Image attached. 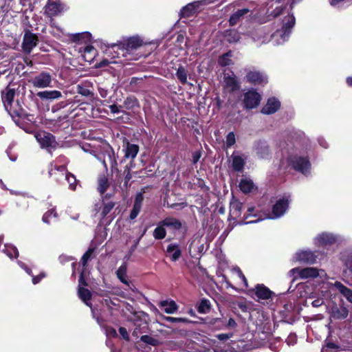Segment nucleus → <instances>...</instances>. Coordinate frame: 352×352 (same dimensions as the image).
<instances>
[{
    "label": "nucleus",
    "mask_w": 352,
    "mask_h": 352,
    "mask_svg": "<svg viewBox=\"0 0 352 352\" xmlns=\"http://www.w3.org/2000/svg\"><path fill=\"white\" fill-rule=\"evenodd\" d=\"M296 23L294 16L288 14L283 20V25L281 29L278 30L271 36L265 32L263 28L256 30L252 34V38L254 41L260 42L261 43H267L272 38L275 45H281L288 41L292 30L294 27Z\"/></svg>",
    "instance_id": "obj_1"
},
{
    "label": "nucleus",
    "mask_w": 352,
    "mask_h": 352,
    "mask_svg": "<svg viewBox=\"0 0 352 352\" xmlns=\"http://www.w3.org/2000/svg\"><path fill=\"white\" fill-rule=\"evenodd\" d=\"M298 143L286 148L287 156L280 161V166L283 168L290 167L304 175H309L311 171V163L307 156L301 155L298 150Z\"/></svg>",
    "instance_id": "obj_2"
},
{
    "label": "nucleus",
    "mask_w": 352,
    "mask_h": 352,
    "mask_svg": "<svg viewBox=\"0 0 352 352\" xmlns=\"http://www.w3.org/2000/svg\"><path fill=\"white\" fill-rule=\"evenodd\" d=\"M142 41L138 36H133L129 38L126 43H112L108 46L107 50V54H111V52L116 53L113 56L120 57V56H126V53H129L142 46Z\"/></svg>",
    "instance_id": "obj_3"
},
{
    "label": "nucleus",
    "mask_w": 352,
    "mask_h": 352,
    "mask_svg": "<svg viewBox=\"0 0 352 352\" xmlns=\"http://www.w3.org/2000/svg\"><path fill=\"white\" fill-rule=\"evenodd\" d=\"M288 275L292 278V281L300 278L301 279L314 278L320 277L321 278H327L326 272L322 269L309 267L305 268L294 267L289 270Z\"/></svg>",
    "instance_id": "obj_4"
},
{
    "label": "nucleus",
    "mask_w": 352,
    "mask_h": 352,
    "mask_svg": "<svg viewBox=\"0 0 352 352\" xmlns=\"http://www.w3.org/2000/svg\"><path fill=\"white\" fill-rule=\"evenodd\" d=\"M48 173L50 176L56 175L57 173H60L61 175V178H56V182L61 183L63 181L65 180L69 184V189L72 190H76V177L72 173L67 172L65 165H57L56 164L52 163L50 164Z\"/></svg>",
    "instance_id": "obj_5"
},
{
    "label": "nucleus",
    "mask_w": 352,
    "mask_h": 352,
    "mask_svg": "<svg viewBox=\"0 0 352 352\" xmlns=\"http://www.w3.org/2000/svg\"><path fill=\"white\" fill-rule=\"evenodd\" d=\"M94 156L98 160L102 163L106 170H107V162H109L113 172H116L118 173L120 172L118 168V163L115 152L110 146H108L107 148H104L102 152L98 154H94Z\"/></svg>",
    "instance_id": "obj_6"
},
{
    "label": "nucleus",
    "mask_w": 352,
    "mask_h": 352,
    "mask_svg": "<svg viewBox=\"0 0 352 352\" xmlns=\"http://www.w3.org/2000/svg\"><path fill=\"white\" fill-rule=\"evenodd\" d=\"M246 81L254 85H265L268 82L267 74L261 70L254 67L244 69Z\"/></svg>",
    "instance_id": "obj_7"
},
{
    "label": "nucleus",
    "mask_w": 352,
    "mask_h": 352,
    "mask_svg": "<svg viewBox=\"0 0 352 352\" xmlns=\"http://www.w3.org/2000/svg\"><path fill=\"white\" fill-rule=\"evenodd\" d=\"M35 138L39 143L42 148H45L48 151L54 149L57 146V142L55 137L50 133L46 131H39L35 134Z\"/></svg>",
    "instance_id": "obj_8"
},
{
    "label": "nucleus",
    "mask_w": 352,
    "mask_h": 352,
    "mask_svg": "<svg viewBox=\"0 0 352 352\" xmlns=\"http://www.w3.org/2000/svg\"><path fill=\"white\" fill-rule=\"evenodd\" d=\"M213 1L214 0H199L190 3L181 9L179 16L182 18L193 16L201 6L212 3Z\"/></svg>",
    "instance_id": "obj_9"
},
{
    "label": "nucleus",
    "mask_w": 352,
    "mask_h": 352,
    "mask_svg": "<svg viewBox=\"0 0 352 352\" xmlns=\"http://www.w3.org/2000/svg\"><path fill=\"white\" fill-rule=\"evenodd\" d=\"M340 236L331 232H321L318 234L314 239V243L316 246L331 245L340 241Z\"/></svg>",
    "instance_id": "obj_10"
},
{
    "label": "nucleus",
    "mask_w": 352,
    "mask_h": 352,
    "mask_svg": "<svg viewBox=\"0 0 352 352\" xmlns=\"http://www.w3.org/2000/svg\"><path fill=\"white\" fill-rule=\"evenodd\" d=\"M289 201V196H283L278 199L273 206L272 212L268 218L274 219L283 216L288 209Z\"/></svg>",
    "instance_id": "obj_11"
},
{
    "label": "nucleus",
    "mask_w": 352,
    "mask_h": 352,
    "mask_svg": "<svg viewBox=\"0 0 352 352\" xmlns=\"http://www.w3.org/2000/svg\"><path fill=\"white\" fill-rule=\"evenodd\" d=\"M30 82L34 87L38 89H45L52 87V76L47 72H41L34 76Z\"/></svg>",
    "instance_id": "obj_12"
},
{
    "label": "nucleus",
    "mask_w": 352,
    "mask_h": 352,
    "mask_svg": "<svg viewBox=\"0 0 352 352\" xmlns=\"http://www.w3.org/2000/svg\"><path fill=\"white\" fill-rule=\"evenodd\" d=\"M222 83L223 89L226 92H234L240 87L237 78L232 71L223 72Z\"/></svg>",
    "instance_id": "obj_13"
},
{
    "label": "nucleus",
    "mask_w": 352,
    "mask_h": 352,
    "mask_svg": "<svg viewBox=\"0 0 352 352\" xmlns=\"http://www.w3.org/2000/svg\"><path fill=\"white\" fill-rule=\"evenodd\" d=\"M67 9V6L60 1L49 0L45 7V14L47 16L53 17L61 14Z\"/></svg>",
    "instance_id": "obj_14"
},
{
    "label": "nucleus",
    "mask_w": 352,
    "mask_h": 352,
    "mask_svg": "<svg viewBox=\"0 0 352 352\" xmlns=\"http://www.w3.org/2000/svg\"><path fill=\"white\" fill-rule=\"evenodd\" d=\"M38 43V38L36 34L32 33L30 30L25 31L21 45L23 51L25 54H30Z\"/></svg>",
    "instance_id": "obj_15"
},
{
    "label": "nucleus",
    "mask_w": 352,
    "mask_h": 352,
    "mask_svg": "<svg viewBox=\"0 0 352 352\" xmlns=\"http://www.w3.org/2000/svg\"><path fill=\"white\" fill-rule=\"evenodd\" d=\"M261 99V95L255 89H251L244 94V107L249 109H254L259 104Z\"/></svg>",
    "instance_id": "obj_16"
},
{
    "label": "nucleus",
    "mask_w": 352,
    "mask_h": 352,
    "mask_svg": "<svg viewBox=\"0 0 352 352\" xmlns=\"http://www.w3.org/2000/svg\"><path fill=\"white\" fill-rule=\"evenodd\" d=\"M78 282V297L82 301L85 302L86 305L91 307V304L89 302V300H91L92 296L91 293L89 289L83 287V286L87 285V283L83 277V272H82L80 274Z\"/></svg>",
    "instance_id": "obj_17"
},
{
    "label": "nucleus",
    "mask_w": 352,
    "mask_h": 352,
    "mask_svg": "<svg viewBox=\"0 0 352 352\" xmlns=\"http://www.w3.org/2000/svg\"><path fill=\"white\" fill-rule=\"evenodd\" d=\"M330 289L335 288L346 300L352 304V289L345 286L340 281L327 283Z\"/></svg>",
    "instance_id": "obj_18"
},
{
    "label": "nucleus",
    "mask_w": 352,
    "mask_h": 352,
    "mask_svg": "<svg viewBox=\"0 0 352 352\" xmlns=\"http://www.w3.org/2000/svg\"><path fill=\"white\" fill-rule=\"evenodd\" d=\"M230 158L233 170L236 172L243 171L247 159L246 156L239 152H234Z\"/></svg>",
    "instance_id": "obj_19"
},
{
    "label": "nucleus",
    "mask_w": 352,
    "mask_h": 352,
    "mask_svg": "<svg viewBox=\"0 0 352 352\" xmlns=\"http://www.w3.org/2000/svg\"><path fill=\"white\" fill-rule=\"evenodd\" d=\"M295 258L299 262L313 264L316 261L317 256L311 250H300L296 253Z\"/></svg>",
    "instance_id": "obj_20"
},
{
    "label": "nucleus",
    "mask_w": 352,
    "mask_h": 352,
    "mask_svg": "<svg viewBox=\"0 0 352 352\" xmlns=\"http://www.w3.org/2000/svg\"><path fill=\"white\" fill-rule=\"evenodd\" d=\"M280 107V101L274 98H270L267 103L261 109V113L265 115H270L276 113Z\"/></svg>",
    "instance_id": "obj_21"
},
{
    "label": "nucleus",
    "mask_w": 352,
    "mask_h": 352,
    "mask_svg": "<svg viewBox=\"0 0 352 352\" xmlns=\"http://www.w3.org/2000/svg\"><path fill=\"white\" fill-rule=\"evenodd\" d=\"M254 149L258 157L267 158L270 155V150L267 143L264 140H258L254 143Z\"/></svg>",
    "instance_id": "obj_22"
},
{
    "label": "nucleus",
    "mask_w": 352,
    "mask_h": 352,
    "mask_svg": "<svg viewBox=\"0 0 352 352\" xmlns=\"http://www.w3.org/2000/svg\"><path fill=\"white\" fill-rule=\"evenodd\" d=\"M339 260L343 266L352 274V249H344L339 254Z\"/></svg>",
    "instance_id": "obj_23"
},
{
    "label": "nucleus",
    "mask_w": 352,
    "mask_h": 352,
    "mask_svg": "<svg viewBox=\"0 0 352 352\" xmlns=\"http://www.w3.org/2000/svg\"><path fill=\"white\" fill-rule=\"evenodd\" d=\"M134 319V330L133 336L138 337L141 333H146L148 329V325L146 319L140 318V316H135Z\"/></svg>",
    "instance_id": "obj_24"
},
{
    "label": "nucleus",
    "mask_w": 352,
    "mask_h": 352,
    "mask_svg": "<svg viewBox=\"0 0 352 352\" xmlns=\"http://www.w3.org/2000/svg\"><path fill=\"white\" fill-rule=\"evenodd\" d=\"M243 204L237 199H232L230 206V215L234 219L240 218L242 214Z\"/></svg>",
    "instance_id": "obj_25"
},
{
    "label": "nucleus",
    "mask_w": 352,
    "mask_h": 352,
    "mask_svg": "<svg viewBox=\"0 0 352 352\" xmlns=\"http://www.w3.org/2000/svg\"><path fill=\"white\" fill-rule=\"evenodd\" d=\"M124 158L131 159L133 161L139 152V146L137 144L127 142L124 146Z\"/></svg>",
    "instance_id": "obj_26"
},
{
    "label": "nucleus",
    "mask_w": 352,
    "mask_h": 352,
    "mask_svg": "<svg viewBox=\"0 0 352 352\" xmlns=\"http://www.w3.org/2000/svg\"><path fill=\"white\" fill-rule=\"evenodd\" d=\"M255 294L259 300H268L272 298L273 292L264 285L258 284L255 287Z\"/></svg>",
    "instance_id": "obj_27"
},
{
    "label": "nucleus",
    "mask_w": 352,
    "mask_h": 352,
    "mask_svg": "<svg viewBox=\"0 0 352 352\" xmlns=\"http://www.w3.org/2000/svg\"><path fill=\"white\" fill-rule=\"evenodd\" d=\"M162 226L169 228L173 230H179L182 228V222L174 217H168L160 222Z\"/></svg>",
    "instance_id": "obj_28"
},
{
    "label": "nucleus",
    "mask_w": 352,
    "mask_h": 352,
    "mask_svg": "<svg viewBox=\"0 0 352 352\" xmlns=\"http://www.w3.org/2000/svg\"><path fill=\"white\" fill-rule=\"evenodd\" d=\"M15 91L13 89H6L2 91L1 98L5 108L8 110L11 107Z\"/></svg>",
    "instance_id": "obj_29"
},
{
    "label": "nucleus",
    "mask_w": 352,
    "mask_h": 352,
    "mask_svg": "<svg viewBox=\"0 0 352 352\" xmlns=\"http://www.w3.org/2000/svg\"><path fill=\"white\" fill-rule=\"evenodd\" d=\"M109 197L110 195L109 194H107L105 196L102 197V204L100 212V215L102 219H104L115 206V202L107 200L108 197Z\"/></svg>",
    "instance_id": "obj_30"
},
{
    "label": "nucleus",
    "mask_w": 352,
    "mask_h": 352,
    "mask_svg": "<svg viewBox=\"0 0 352 352\" xmlns=\"http://www.w3.org/2000/svg\"><path fill=\"white\" fill-rule=\"evenodd\" d=\"M166 253L170 254V258L173 261H177L182 255L179 245L177 243L169 244L166 248Z\"/></svg>",
    "instance_id": "obj_31"
},
{
    "label": "nucleus",
    "mask_w": 352,
    "mask_h": 352,
    "mask_svg": "<svg viewBox=\"0 0 352 352\" xmlns=\"http://www.w3.org/2000/svg\"><path fill=\"white\" fill-rule=\"evenodd\" d=\"M37 96L42 100H55L61 98L62 94L57 90L43 91L38 92Z\"/></svg>",
    "instance_id": "obj_32"
},
{
    "label": "nucleus",
    "mask_w": 352,
    "mask_h": 352,
    "mask_svg": "<svg viewBox=\"0 0 352 352\" xmlns=\"http://www.w3.org/2000/svg\"><path fill=\"white\" fill-rule=\"evenodd\" d=\"M349 314V311L346 307L344 306L334 307L331 310V317L336 320L345 319Z\"/></svg>",
    "instance_id": "obj_33"
},
{
    "label": "nucleus",
    "mask_w": 352,
    "mask_h": 352,
    "mask_svg": "<svg viewBox=\"0 0 352 352\" xmlns=\"http://www.w3.org/2000/svg\"><path fill=\"white\" fill-rule=\"evenodd\" d=\"M250 12L248 8H243L237 10L234 12L230 17L229 23L230 25L234 26L238 23L240 19Z\"/></svg>",
    "instance_id": "obj_34"
},
{
    "label": "nucleus",
    "mask_w": 352,
    "mask_h": 352,
    "mask_svg": "<svg viewBox=\"0 0 352 352\" xmlns=\"http://www.w3.org/2000/svg\"><path fill=\"white\" fill-rule=\"evenodd\" d=\"M160 307L162 308L164 312L168 314H173L175 313L178 309L177 305L173 300H170V302L167 300H163L160 302Z\"/></svg>",
    "instance_id": "obj_35"
},
{
    "label": "nucleus",
    "mask_w": 352,
    "mask_h": 352,
    "mask_svg": "<svg viewBox=\"0 0 352 352\" xmlns=\"http://www.w3.org/2000/svg\"><path fill=\"white\" fill-rule=\"evenodd\" d=\"M135 166V164L133 161H130L125 166L124 169V186L125 188H128L129 186V182L132 178V175L131 173V170L133 169Z\"/></svg>",
    "instance_id": "obj_36"
},
{
    "label": "nucleus",
    "mask_w": 352,
    "mask_h": 352,
    "mask_svg": "<svg viewBox=\"0 0 352 352\" xmlns=\"http://www.w3.org/2000/svg\"><path fill=\"white\" fill-rule=\"evenodd\" d=\"M239 188L244 193H248L253 190L254 184L252 179L249 178H243L241 179L239 183Z\"/></svg>",
    "instance_id": "obj_37"
},
{
    "label": "nucleus",
    "mask_w": 352,
    "mask_h": 352,
    "mask_svg": "<svg viewBox=\"0 0 352 352\" xmlns=\"http://www.w3.org/2000/svg\"><path fill=\"white\" fill-rule=\"evenodd\" d=\"M225 38L230 43H234L241 38L240 33L236 30H226L225 32Z\"/></svg>",
    "instance_id": "obj_38"
},
{
    "label": "nucleus",
    "mask_w": 352,
    "mask_h": 352,
    "mask_svg": "<svg viewBox=\"0 0 352 352\" xmlns=\"http://www.w3.org/2000/svg\"><path fill=\"white\" fill-rule=\"evenodd\" d=\"M17 263L22 269H23L25 271L27 274L32 276V283L34 285L38 283L41 281V280L45 276V274L44 273H41L38 276H33L32 274L31 270L29 267H28L25 263L20 261H17Z\"/></svg>",
    "instance_id": "obj_39"
},
{
    "label": "nucleus",
    "mask_w": 352,
    "mask_h": 352,
    "mask_svg": "<svg viewBox=\"0 0 352 352\" xmlns=\"http://www.w3.org/2000/svg\"><path fill=\"white\" fill-rule=\"evenodd\" d=\"M232 52L228 51L226 53L222 54L219 56L218 59V63L219 65L222 67L228 66L233 64V61L232 60Z\"/></svg>",
    "instance_id": "obj_40"
},
{
    "label": "nucleus",
    "mask_w": 352,
    "mask_h": 352,
    "mask_svg": "<svg viewBox=\"0 0 352 352\" xmlns=\"http://www.w3.org/2000/svg\"><path fill=\"white\" fill-rule=\"evenodd\" d=\"M2 251L11 259L14 258H16L19 256L17 248L12 244H5Z\"/></svg>",
    "instance_id": "obj_41"
},
{
    "label": "nucleus",
    "mask_w": 352,
    "mask_h": 352,
    "mask_svg": "<svg viewBox=\"0 0 352 352\" xmlns=\"http://www.w3.org/2000/svg\"><path fill=\"white\" fill-rule=\"evenodd\" d=\"M175 75L178 80L182 84L185 85L187 83L188 72L184 66H179L177 69Z\"/></svg>",
    "instance_id": "obj_42"
},
{
    "label": "nucleus",
    "mask_w": 352,
    "mask_h": 352,
    "mask_svg": "<svg viewBox=\"0 0 352 352\" xmlns=\"http://www.w3.org/2000/svg\"><path fill=\"white\" fill-rule=\"evenodd\" d=\"M126 265L125 263L122 264L117 270L116 274L119 280L124 284L129 286V283L127 280L126 276Z\"/></svg>",
    "instance_id": "obj_43"
},
{
    "label": "nucleus",
    "mask_w": 352,
    "mask_h": 352,
    "mask_svg": "<svg viewBox=\"0 0 352 352\" xmlns=\"http://www.w3.org/2000/svg\"><path fill=\"white\" fill-rule=\"evenodd\" d=\"M109 186V183L107 177L104 175H100L98 178V192L101 195L104 194L107 191Z\"/></svg>",
    "instance_id": "obj_44"
},
{
    "label": "nucleus",
    "mask_w": 352,
    "mask_h": 352,
    "mask_svg": "<svg viewBox=\"0 0 352 352\" xmlns=\"http://www.w3.org/2000/svg\"><path fill=\"white\" fill-rule=\"evenodd\" d=\"M208 324L218 329L226 328V320L223 318H213L209 320Z\"/></svg>",
    "instance_id": "obj_45"
},
{
    "label": "nucleus",
    "mask_w": 352,
    "mask_h": 352,
    "mask_svg": "<svg viewBox=\"0 0 352 352\" xmlns=\"http://www.w3.org/2000/svg\"><path fill=\"white\" fill-rule=\"evenodd\" d=\"M166 235V231L164 226H161L160 223L158 226L153 231V237L155 239H163Z\"/></svg>",
    "instance_id": "obj_46"
},
{
    "label": "nucleus",
    "mask_w": 352,
    "mask_h": 352,
    "mask_svg": "<svg viewBox=\"0 0 352 352\" xmlns=\"http://www.w3.org/2000/svg\"><path fill=\"white\" fill-rule=\"evenodd\" d=\"M124 105L126 109H132L138 107V101L134 96L127 97L124 102Z\"/></svg>",
    "instance_id": "obj_47"
},
{
    "label": "nucleus",
    "mask_w": 352,
    "mask_h": 352,
    "mask_svg": "<svg viewBox=\"0 0 352 352\" xmlns=\"http://www.w3.org/2000/svg\"><path fill=\"white\" fill-rule=\"evenodd\" d=\"M140 340L153 346H156L160 344V342L157 339L147 335L142 336Z\"/></svg>",
    "instance_id": "obj_48"
},
{
    "label": "nucleus",
    "mask_w": 352,
    "mask_h": 352,
    "mask_svg": "<svg viewBox=\"0 0 352 352\" xmlns=\"http://www.w3.org/2000/svg\"><path fill=\"white\" fill-rule=\"evenodd\" d=\"M328 351L338 352L341 351V347L333 342H327L324 346L322 348V352H328Z\"/></svg>",
    "instance_id": "obj_49"
},
{
    "label": "nucleus",
    "mask_w": 352,
    "mask_h": 352,
    "mask_svg": "<svg viewBox=\"0 0 352 352\" xmlns=\"http://www.w3.org/2000/svg\"><path fill=\"white\" fill-rule=\"evenodd\" d=\"M210 301L206 299H202L198 306L197 311L200 314H205L210 309Z\"/></svg>",
    "instance_id": "obj_50"
},
{
    "label": "nucleus",
    "mask_w": 352,
    "mask_h": 352,
    "mask_svg": "<svg viewBox=\"0 0 352 352\" xmlns=\"http://www.w3.org/2000/svg\"><path fill=\"white\" fill-rule=\"evenodd\" d=\"M162 319L164 321L169 322H189V320L185 318H175L170 316H163Z\"/></svg>",
    "instance_id": "obj_51"
},
{
    "label": "nucleus",
    "mask_w": 352,
    "mask_h": 352,
    "mask_svg": "<svg viewBox=\"0 0 352 352\" xmlns=\"http://www.w3.org/2000/svg\"><path fill=\"white\" fill-rule=\"evenodd\" d=\"M236 143V138L234 132H230L226 136V146L230 148Z\"/></svg>",
    "instance_id": "obj_52"
},
{
    "label": "nucleus",
    "mask_w": 352,
    "mask_h": 352,
    "mask_svg": "<svg viewBox=\"0 0 352 352\" xmlns=\"http://www.w3.org/2000/svg\"><path fill=\"white\" fill-rule=\"evenodd\" d=\"M94 249L89 248L88 250L82 255L81 263L83 267H85L87 262L90 260L91 256L94 252Z\"/></svg>",
    "instance_id": "obj_53"
},
{
    "label": "nucleus",
    "mask_w": 352,
    "mask_h": 352,
    "mask_svg": "<svg viewBox=\"0 0 352 352\" xmlns=\"http://www.w3.org/2000/svg\"><path fill=\"white\" fill-rule=\"evenodd\" d=\"M77 92L83 96H93V93L81 85L77 86Z\"/></svg>",
    "instance_id": "obj_54"
},
{
    "label": "nucleus",
    "mask_w": 352,
    "mask_h": 352,
    "mask_svg": "<svg viewBox=\"0 0 352 352\" xmlns=\"http://www.w3.org/2000/svg\"><path fill=\"white\" fill-rule=\"evenodd\" d=\"M53 216L56 217V212L54 209H51L46 212L43 216V221L46 223H50V218Z\"/></svg>",
    "instance_id": "obj_55"
},
{
    "label": "nucleus",
    "mask_w": 352,
    "mask_h": 352,
    "mask_svg": "<svg viewBox=\"0 0 352 352\" xmlns=\"http://www.w3.org/2000/svg\"><path fill=\"white\" fill-rule=\"evenodd\" d=\"M141 208H142L141 207H139V206H137L135 205L133 206V208H132L130 215H129V218L131 220H133L138 217V214L140 213V212L141 210Z\"/></svg>",
    "instance_id": "obj_56"
},
{
    "label": "nucleus",
    "mask_w": 352,
    "mask_h": 352,
    "mask_svg": "<svg viewBox=\"0 0 352 352\" xmlns=\"http://www.w3.org/2000/svg\"><path fill=\"white\" fill-rule=\"evenodd\" d=\"M144 200V195L142 192H138L135 197L133 205L141 207Z\"/></svg>",
    "instance_id": "obj_57"
},
{
    "label": "nucleus",
    "mask_w": 352,
    "mask_h": 352,
    "mask_svg": "<svg viewBox=\"0 0 352 352\" xmlns=\"http://www.w3.org/2000/svg\"><path fill=\"white\" fill-rule=\"evenodd\" d=\"M233 271L237 274L238 276L242 280L244 285L247 287L248 286V280H247L245 276L242 273L241 269L239 267H235L233 268Z\"/></svg>",
    "instance_id": "obj_58"
},
{
    "label": "nucleus",
    "mask_w": 352,
    "mask_h": 352,
    "mask_svg": "<svg viewBox=\"0 0 352 352\" xmlns=\"http://www.w3.org/2000/svg\"><path fill=\"white\" fill-rule=\"evenodd\" d=\"M233 336L232 333H219L215 335V338H217L220 341H226L228 339L231 338Z\"/></svg>",
    "instance_id": "obj_59"
},
{
    "label": "nucleus",
    "mask_w": 352,
    "mask_h": 352,
    "mask_svg": "<svg viewBox=\"0 0 352 352\" xmlns=\"http://www.w3.org/2000/svg\"><path fill=\"white\" fill-rule=\"evenodd\" d=\"M201 157V152L200 151H197L192 153V162L195 164H197Z\"/></svg>",
    "instance_id": "obj_60"
},
{
    "label": "nucleus",
    "mask_w": 352,
    "mask_h": 352,
    "mask_svg": "<svg viewBox=\"0 0 352 352\" xmlns=\"http://www.w3.org/2000/svg\"><path fill=\"white\" fill-rule=\"evenodd\" d=\"M84 52L86 54H90L91 56H94L96 54V50L91 45H87L85 47ZM92 57H90L91 58Z\"/></svg>",
    "instance_id": "obj_61"
},
{
    "label": "nucleus",
    "mask_w": 352,
    "mask_h": 352,
    "mask_svg": "<svg viewBox=\"0 0 352 352\" xmlns=\"http://www.w3.org/2000/svg\"><path fill=\"white\" fill-rule=\"evenodd\" d=\"M255 210V208L254 206H249L247 209V211L245 213H244L243 219H248L249 217L251 216H255V214L253 213Z\"/></svg>",
    "instance_id": "obj_62"
},
{
    "label": "nucleus",
    "mask_w": 352,
    "mask_h": 352,
    "mask_svg": "<svg viewBox=\"0 0 352 352\" xmlns=\"http://www.w3.org/2000/svg\"><path fill=\"white\" fill-rule=\"evenodd\" d=\"M280 345L279 340H274L270 343L269 347L272 351H276L278 349V346Z\"/></svg>",
    "instance_id": "obj_63"
},
{
    "label": "nucleus",
    "mask_w": 352,
    "mask_h": 352,
    "mask_svg": "<svg viewBox=\"0 0 352 352\" xmlns=\"http://www.w3.org/2000/svg\"><path fill=\"white\" fill-rule=\"evenodd\" d=\"M119 333L121 335V336L126 340H129V336L127 332V330L124 327H120L119 329Z\"/></svg>",
    "instance_id": "obj_64"
}]
</instances>
